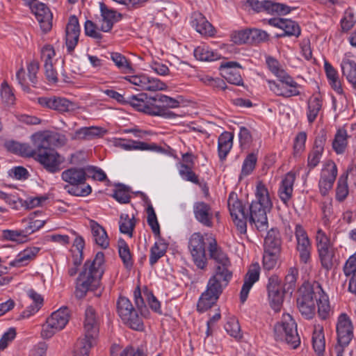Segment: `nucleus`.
Segmentation results:
<instances>
[{
	"instance_id": "nucleus-1",
	"label": "nucleus",
	"mask_w": 356,
	"mask_h": 356,
	"mask_svg": "<svg viewBox=\"0 0 356 356\" xmlns=\"http://www.w3.org/2000/svg\"><path fill=\"white\" fill-rule=\"evenodd\" d=\"M64 136L58 133L46 131L36 134L34 136V156L43 168L51 173H55L60 170L63 158L51 146H60L65 144Z\"/></svg>"
},
{
	"instance_id": "nucleus-2",
	"label": "nucleus",
	"mask_w": 356,
	"mask_h": 356,
	"mask_svg": "<svg viewBox=\"0 0 356 356\" xmlns=\"http://www.w3.org/2000/svg\"><path fill=\"white\" fill-rule=\"evenodd\" d=\"M104 254L102 252L96 254L92 261H86L84 269L80 273L76 282V296L81 298L88 291H95L100 286V280L104 273Z\"/></svg>"
},
{
	"instance_id": "nucleus-3",
	"label": "nucleus",
	"mask_w": 356,
	"mask_h": 356,
	"mask_svg": "<svg viewBox=\"0 0 356 356\" xmlns=\"http://www.w3.org/2000/svg\"><path fill=\"white\" fill-rule=\"evenodd\" d=\"M274 337L276 341H284L293 349L299 346L300 338L297 324L289 314H283L280 321L275 325Z\"/></svg>"
},
{
	"instance_id": "nucleus-4",
	"label": "nucleus",
	"mask_w": 356,
	"mask_h": 356,
	"mask_svg": "<svg viewBox=\"0 0 356 356\" xmlns=\"http://www.w3.org/2000/svg\"><path fill=\"white\" fill-rule=\"evenodd\" d=\"M319 291L321 285L318 283L312 285L304 284L298 290L297 307L302 316L307 319H312L315 315L316 301Z\"/></svg>"
},
{
	"instance_id": "nucleus-5",
	"label": "nucleus",
	"mask_w": 356,
	"mask_h": 356,
	"mask_svg": "<svg viewBox=\"0 0 356 356\" xmlns=\"http://www.w3.org/2000/svg\"><path fill=\"white\" fill-rule=\"evenodd\" d=\"M147 223L150 226L152 232L157 240L150 248L149 264L153 266L163 257L168 250V243L160 236V227L157 220L156 215L152 204L148 205L147 209Z\"/></svg>"
},
{
	"instance_id": "nucleus-6",
	"label": "nucleus",
	"mask_w": 356,
	"mask_h": 356,
	"mask_svg": "<svg viewBox=\"0 0 356 356\" xmlns=\"http://www.w3.org/2000/svg\"><path fill=\"white\" fill-rule=\"evenodd\" d=\"M117 311L124 323L130 328L137 331L143 330V321L128 298L122 296L118 298Z\"/></svg>"
},
{
	"instance_id": "nucleus-7",
	"label": "nucleus",
	"mask_w": 356,
	"mask_h": 356,
	"mask_svg": "<svg viewBox=\"0 0 356 356\" xmlns=\"http://www.w3.org/2000/svg\"><path fill=\"white\" fill-rule=\"evenodd\" d=\"M227 207L230 216L238 231L245 234L247 231L248 213L245 212L244 205L235 192H231L227 200Z\"/></svg>"
},
{
	"instance_id": "nucleus-8",
	"label": "nucleus",
	"mask_w": 356,
	"mask_h": 356,
	"mask_svg": "<svg viewBox=\"0 0 356 356\" xmlns=\"http://www.w3.org/2000/svg\"><path fill=\"white\" fill-rule=\"evenodd\" d=\"M70 312L67 307H63L53 312L42 327V337L49 339L55 333L63 330L68 323Z\"/></svg>"
},
{
	"instance_id": "nucleus-9",
	"label": "nucleus",
	"mask_w": 356,
	"mask_h": 356,
	"mask_svg": "<svg viewBox=\"0 0 356 356\" xmlns=\"http://www.w3.org/2000/svg\"><path fill=\"white\" fill-rule=\"evenodd\" d=\"M188 250L193 261L198 269L204 270L207 266L205 242L200 232L193 233L188 241Z\"/></svg>"
},
{
	"instance_id": "nucleus-10",
	"label": "nucleus",
	"mask_w": 356,
	"mask_h": 356,
	"mask_svg": "<svg viewBox=\"0 0 356 356\" xmlns=\"http://www.w3.org/2000/svg\"><path fill=\"white\" fill-rule=\"evenodd\" d=\"M317 250L322 266L329 270L334 264V248L330 238L322 229H318L316 236Z\"/></svg>"
},
{
	"instance_id": "nucleus-11",
	"label": "nucleus",
	"mask_w": 356,
	"mask_h": 356,
	"mask_svg": "<svg viewBox=\"0 0 356 356\" xmlns=\"http://www.w3.org/2000/svg\"><path fill=\"white\" fill-rule=\"evenodd\" d=\"M337 343L348 346L354 337V325L350 316L345 312L341 313L336 322Z\"/></svg>"
},
{
	"instance_id": "nucleus-12",
	"label": "nucleus",
	"mask_w": 356,
	"mask_h": 356,
	"mask_svg": "<svg viewBox=\"0 0 356 356\" xmlns=\"http://www.w3.org/2000/svg\"><path fill=\"white\" fill-rule=\"evenodd\" d=\"M284 79H278L279 83L275 81L268 80L269 88L275 95L284 97H291L300 95L298 88L300 86L289 74L284 76Z\"/></svg>"
},
{
	"instance_id": "nucleus-13",
	"label": "nucleus",
	"mask_w": 356,
	"mask_h": 356,
	"mask_svg": "<svg viewBox=\"0 0 356 356\" xmlns=\"http://www.w3.org/2000/svg\"><path fill=\"white\" fill-rule=\"evenodd\" d=\"M295 236L300 261L307 264L311 261L312 244L306 230L300 224L296 225Z\"/></svg>"
},
{
	"instance_id": "nucleus-14",
	"label": "nucleus",
	"mask_w": 356,
	"mask_h": 356,
	"mask_svg": "<svg viewBox=\"0 0 356 356\" xmlns=\"http://www.w3.org/2000/svg\"><path fill=\"white\" fill-rule=\"evenodd\" d=\"M268 300L271 308L275 312L281 311L284 302V291L280 280L277 276H271L267 284Z\"/></svg>"
},
{
	"instance_id": "nucleus-15",
	"label": "nucleus",
	"mask_w": 356,
	"mask_h": 356,
	"mask_svg": "<svg viewBox=\"0 0 356 356\" xmlns=\"http://www.w3.org/2000/svg\"><path fill=\"white\" fill-rule=\"evenodd\" d=\"M193 211L196 220L209 228L213 226L214 217H218V212H214L209 204L202 201L195 202Z\"/></svg>"
},
{
	"instance_id": "nucleus-16",
	"label": "nucleus",
	"mask_w": 356,
	"mask_h": 356,
	"mask_svg": "<svg viewBox=\"0 0 356 356\" xmlns=\"http://www.w3.org/2000/svg\"><path fill=\"white\" fill-rule=\"evenodd\" d=\"M43 32L47 33L52 27V13L49 8L37 0H32L29 4Z\"/></svg>"
},
{
	"instance_id": "nucleus-17",
	"label": "nucleus",
	"mask_w": 356,
	"mask_h": 356,
	"mask_svg": "<svg viewBox=\"0 0 356 356\" xmlns=\"http://www.w3.org/2000/svg\"><path fill=\"white\" fill-rule=\"evenodd\" d=\"M337 175V168L336 164L332 161L326 162L321 170V179L318 183L320 192L322 195H326L332 188Z\"/></svg>"
},
{
	"instance_id": "nucleus-18",
	"label": "nucleus",
	"mask_w": 356,
	"mask_h": 356,
	"mask_svg": "<svg viewBox=\"0 0 356 356\" xmlns=\"http://www.w3.org/2000/svg\"><path fill=\"white\" fill-rule=\"evenodd\" d=\"M270 209L264 208L257 202H251L249 207V214L248 219L250 222L254 224L259 231L266 230L268 224L267 212Z\"/></svg>"
},
{
	"instance_id": "nucleus-19",
	"label": "nucleus",
	"mask_w": 356,
	"mask_h": 356,
	"mask_svg": "<svg viewBox=\"0 0 356 356\" xmlns=\"http://www.w3.org/2000/svg\"><path fill=\"white\" fill-rule=\"evenodd\" d=\"M220 71L229 83L236 86L243 85L242 67L239 63L234 61L223 62L220 66Z\"/></svg>"
},
{
	"instance_id": "nucleus-20",
	"label": "nucleus",
	"mask_w": 356,
	"mask_h": 356,
	"mask_svg": "<svg viewBox=\"0 0 356 356\" xmlns=\"http://www.w3.org/2000/svg\"><path fill=\"white\" fill-rule=\"evenodd\" d=\"M232 277L230 267H216L214 274L210 277L207 284L222 293Z\"/></svg>"
},
{
	"instance_id": "nucleus-21",
	"label": "nucleus",
	"mask_w": 356,
	"mask_h": 356,
	"mask_svg": "<svg viewBox=\"0 0 356 356\" xmlns=\"http://www.w3.org/2000/svg\"><path fill=\"white\" fill-rule=\"evenodd\" d=\"M80 31L77 17L75 15L70 16L65 29V44L68 53H72L77 45Z\"/></svg>"
},
{
	"instance_id": "nucleus-22",
	"label": "nucleus",
	"mask_w": 356,
	"mask_h": 356,
	"mask_svg": "<svg viewBox=\"0 0 356 356\" xmlns=\"http://www.w3.org/2000/svg\"><path fill=\"white\" fill-rule=\"evenodd\" d=\"M99 317L95 308L88 306L85 310L83 330L87 337H96L99 332Z\"/></svg>"
},
{
	"instance_id": "nucleus-23",
	"label": "nucleus",
	"mask_w": 356,
	"mask_h": 356,
	"mask_svg": "<svg viewBox=\"0 0 356 356\" xmlns=\"http://www.w3.org/2000/svg\"><path fill=\"white\" fill-rule=\"evenodd\" d=\"M260 269V266L257 262L253 263L250 266L245 276L244 283L240 293L241 302H244L247 300L248 293L252 286L259 280Z\"/></svg>"
},
{
	"instance_id": "nucleus-24",
	"label": "nucleus",
	"mask_w": 356,
	"mask_h": 356,
	"mask_svg": "<svg viewBox=\"0 0 356 356\" xmlns=\"http://www.w3.org/2000/svg\"><path fill=\"white\" fill-rule=\"evenodd\" d=\"M99 6L102 16L99 30L103 32H109L112 29L114 23L121 19L122 15L108 8L104 3H100Z\"/></svg>"
},
{
	"instance_id": "nucleus-25",
	"label": "nucleus",
	"mask_w": 356,
	"mask_h": 356,
	"mask_svg": "<svg viewBox=\"0 0 356 356\" xmlns=\"http://www.w3.org/2000/svg\"><path fill=\"white\" fill-rule=\"evenodd\" d=\"M115 145L124 150H140V151H153L157 152H162L163 149L161 147L158 146L155 143H147L142 141L119 139Z\"/></svg>"
},
{
	"instance_id": "nucleus-26",
	"label": "nucleus",
	"mask_w": 356,
	"mask_h": 356,
	"mask_svg": "<svg viewBox=\"0 0 356 356\" xmlns=\"http://www.w3.org/2000/svg\"><path fill=\"white\" fill-rule=\"evenodd\" d=\"M210 257L216 262V267H231V263L227 254L218 247L216 240L211 236L207 238Z\"/></svg>"
},
{
	"instance_id": "nucleus-27",
	"label": "nucleus",
	"mask_w": 356,
	"mask_h": 356,
	"mask_svg": "<svg viewBox=\"0 0 356 356\" xmlns=\"http://www.w3.org/2000/svg\"><path fill=\"white\" fill-rule=\"evenodd\" d=\"M38 102L42 106L58 111L67 112L74 108V104L65 98L51 97L39 98Z\"/></svg>"
},
{
	"instance_id": "nucleus-28",
	"label": "nucleus",
	"mask_w": 356,
	"mask_h": 356,
	"mask_svg": "<svg viewBox=\"0 0 356 356\" xmlns=\"http://www.w3.org/2000/svg\"><path fill=\"white\" fill-rule=\"evenodd\" d=\"M106 131L100 127H86L77 129L70 134L73 140H90L103 136Z\"/></svg>"
},
{
	"instance_id": "nucleus-29",
	"label": "nucleus",
	"mask_w": 356,
	"mask_h": 356,
	"mask_svg": "<svg viewBox=\"0 0 356 356\" xmlns=\"http://www.w3.org/2000/svg\"><path fill=\"white\" fill-rule=\"evenodd\" d=\"M222 293L212 286L207 285V289L203 292L197 302V310L203 312L210 309L216 304Z\"/></svg>"
},
{
	"instance_id": "nucleus-30",
	"label": "nucleus",
	"mask_w": 356,
	"mask_h": 356,
	"mask_svg": "<svg viewBox=\"0 0 356 356\" xmlns=\"http://www.w3.org/2000/svg\"><path fill=\"white\" fill-rule=\"evenodd\" d=\"M86 178V172L81 168H70L61 173V179L72 186L84 184Z\"/></svg>"
},
{
	"instance_id": "nucleus-31",
	"label": "nucleus",
	"mask_w": 356,
	"mask_h": 356,
	"mask_svg": "<svg viewBox=\"0 0 356 356\" xmlns=\"http://www.w3.org/2000/svg\"><path fill=\"white\" fill-rule=\"evenodd\" d=\"M89 226L94 242L103 249L107 248L109 239L104 228L93 220H90Z\"/></svg>"
},
{
	"instance_id": "nucleus-32",
	"label": "nucleus",
	"mask_w": 356,
	"mask_h": 356,
	"mask_svg": "<svg viewBox=\"0 0 356 356\" xmlns=\"http://www.w3.org/2000/svg\"><path fill=\"white\" fill-rule=\"evenodd\" d=\"M343 273L349 278L348 291L356 295V252L346 261Z\"/></svg>"
},
{
	"instance_id": "nucleus-33",
	"label": "nucleus",
	"mask_w": 356,
	"mask_h": 356,
	"mask_svg": "<svg viewBox=\"0 0 356 356\" xmlns=\"http://www.w3.org/2000/svg\"><path fill=\"white\" fill-rule=\"evenodd\" d=\"M264 250L281 252L282 238L277 228H272L268 232L264 239Z\"/></svg>"
},
{
	"instance_id": "nucleus-34",
	"label": "nucleus",
	"mask_w": 356,
	"mask_h": 356,
	"mask_svg": "<svg viewBox=\"0 0 356 356\" xmlns=\"http://www.w3.org/2000/svg\"><path fill=\"white\" fill-rule=\"evenodd\" d=\"M295 179L293 173L288 172L281 181L278 194L284 204H286L292 197Z\"/></svg>"
},
{
	"instance_id": "nucleus-35",
	"label": "nucleus",
	"mask_w": 356,
	"mask_h": 356,
	"mask_svg": "<svg viewBox=\"0 0 356 356\" xmlns=\"http://www.w3.org/2000/svg\"><path fill=\"white\" fill-rule=\"evenodd\" d=\"M252 202H257L266 209H271L273 202L266 185L262 181H258L255 189V200Z\"/></svg>"
},
{
	"instance_id": "nucleus-36",
	"label": "nucleus",
	"mask_w": 356,
	"mask_h": 356,
	"mask_svg": "<svg viewBox=\"0 0 356 356\" xmlns=\"http://www.w3.org/2000/svg\"><path fill=\"white\" fill-rule=\"evenodd\" d=\"M191 24L201 35H213V28L211 23L201 13H194L192 16Z\"/></svg>"
},
{
	"instance_id": "nucleus-37",
	"label": "nucleus",
	"mask_w": 356,
	"mask_h": 356,
	"mask_svg": "<svg viewBox=\"0 0 356 356\" xmlns=\"http://www.w3.org/2000/svg\"><path fill=\"white\" fill-rule=\"evenodd\" d=\"M234 135L228 131H224L218 137V152L220 160H224L233 146Z\"/></svg>"
},
{
	"instance_id": "nucleus-38",
	"label": "nucleus",
	"mask_w": 356,
	"mask_h": 356,
	"mask_svg": "<svg viewBox=\"0 0 356 356\" xmlns=\"http://www.w3.org/2000/svg\"><path fill=\"white\" fill-rule=\"evenodd\" d=\"M316 302L318 306V314L321 319H327L332 314V310L330 305L329 298L321 286V291L318 293Z\"/></svg>"
},
{
	"instance_id": "nucleus-39",
	"label": "nucleus",
	"mask_w": 356,
	"mask_h": 356,
	"mask_svg": "<svg viewBox=\"0 0 356 356\" xmlns=\"http://www.w3.org/2000/svg\"><path fill=\"white\" fill-rule=\"evenodd\" d=\"M39 251L40 248L37 247L26 248L17 254L10 264L15 267L24 266L36 257Z\"/></svg>"
},
{
	"instance_id": "nucleus-40",
	"label": "nucleus",
	"mask_w": 356,
	"mask_h": 356,
	"mask_svg": "<svg viewBox=\"0 0 356 356\" xmlns=\"http://www.w3.org/2000/svg\"><path fill=\"white\" fill-rule=\"evenodd\" d=\"M322 108V100L318 95H312L307 102V118L309 123H313Z\"/></svg>"
},
{
	"instance_id": "nucleus-41",
	"label": "nucleus",
	"mask_w": 356,
	"mask_h": 356,
	"mask_svg": "<svg viewBox=\"0 0 356 356\" xmlns=\"http://www.w3.org/2000/svg\"><path fill=\"white\" fill-rule=\"evenodd\" d=\"M343 75L356 88V63L348 58H343L341 63Z\"/></svg>"
},
{
	"instance_id": "nucleus-42",
	"label": "nucleus",
	"mask_w": 356,
	"mask_h": 356,
	"mask_svg": "<svg viewBox=\"0 0 356 356\" xmlns=\"http://www.w3.org/2000/svg\"><path fill=\"white\" fill-rule=\"evenodd\" d=\"M312 345L314 351L318 355H323L325 348V341L323 328L321 325L314 327L312 334Z\"/></svg>"
},
{
	"instance_id": "nucleus-43",
	"label": "nucleus",
	"mask_w": 356,
	"mask_h": 356,
	"mask_svg": "<svg viewBox=\"0 0 356 356\" xmlns=\"http://www.w3.org/2000/svg\"><path fill=\"white\" fill-rule=\"evenodd\" d=\"M349 136L345 129L337 130L332 141V147L338 154L345 152L348 146Z\"/></svg>"
},
{
	"instance_id": "nucleus-44",
	"label": "nucleus",
	"mask_w": 356,
	"mask_h": 356,
	"mask_svg": "<svg viewBox=\"0 0 356 356\" xmlns=\"http://www.w3.org/2000/svg\"><path fill=\"white\" fill-rule=\"evenodd\" d=\"M324 69L326 73L327 78L332 88L337 92L342 93L343 89L341 88V82L339 79V76L337 70L327 60H325L324 62Z\"/></svg>"
},
{
	"instance_id": "nucleus-45",
	"label": "nucleus",
	"mask_w": 356,
	"mask_h": 356,
	"mask_svg": "<svg viewBox=\"0 0 356 356\" xmlns=\"http://www.w3.org/2000/svg\"><path fill=\"white\" fill-rule=\"evenodd\" d=\"M148 97L145 93L139 94L138 95L129 96L125 102L130 104L136 111L147 113L148 108Z\"/></svg>"
},
{
	"instance_id": "nucleus-46",
	"label": "nucleus",
	"mask_w": 356,
	"mask_h": 356,
	"mask_svg": "<svg viewBox=\"0 0 356 356\" xmlns=\"http://www.w3.org/2000/svg\"><path fill=\"white\" fill-rule=\"evenodd\" d=\"M111 59L113 61L115 66L123 73H132L134 69L130 60L118 52H112Z\"/></svg>"
},
{
	"instance_id": "nucleus-47",
	"label": "nucleus",
	"mask_w": 356,
	"mask_h": 356,
	"mask_svg": "<svg viewBox=\"0 0 356 356\" xmlns=\"http://www.w3.org/2000/svg\"><path fill=\"white\" fill-rule=\"evenodd\" d=\"M22 222L24 224L25 233L28 236L42 227L45 221L44 220L38 219L37 214L35 213L30 215L29 217L24 218Z\"/></svg>"
},
{
	"instance_id": "nucleus-48",
	"label": "nucleus",
	"mask_w": 356,
	"mask_h": 356,
	"mask_svg": "<svg viewBox=\"0 0 356 356\" xmlns=\"http://www.w3.org/2000/svg\"><path fill=\"white\" fill-rule=\"evenodd\" d=\"M263 8L264 11L270 15H286L291 12L288 6L271 1H264Z\"/></svg>"
},
{
	"instance_id": "nucleus-49",
	"label": "nucleus",
	"mask_w": 356,
	"mask_h": 356,
	"mask_svg": "<svg viewBox=\"0 0 356 356\" xmlns=\"http://www.w3.org/2000/svg\"><path fill=\"white\" fill-rule=\"evenodd\" d=\"M95 338L87 337L84 333V337L79 339L75 344L74 356H88Z\"/></svg>"
},
{
	"instance_id": "nucleus-50",
	"label": "nucleus",
	"mask_w": 356,
	"mask_h": 356,
	"mask_svg": "<svg viewBox=\"0 0 356 356\" xmlns=\"http://www.w3.org/2000/svg\"><path fill=\"white\" fill-rule=\"evenodd\" d=\"M195 57L202 61H213L218 59L219 55L217 52L211 50L208 46L201 45L194 50Z\"/></svg>"
},
{
	"instance_id": "nucleus-51",
	"label": "nucleus",
	"mask_w": 356,
	"mask_h": 356,
	"mask_svg": "<svg viewBox=\"0 0 356 356\" xmlns=\"http://www.w3.org/2000/svg\"><path fill=\"white\" fill-rule=\"evenodd\" d=\"M135 226L136 219L133 215L131 217L127 213H122L120 215L119 227L121 233L132 236Z\"/></svg>"
},
{
	"instance_id": "nucleus-52",
	"label": "nucleus",
	"mask_w": 356,
	"mask_h": 356,
	"mask_svg": "<svg viewBox=\"0 0 356 356\" xmlns=\"http://www.w3.org/2000/svg\"><path fill=\"white\" fill-rule=\"evenodd\" d=\"M282 29L284 31L283 34L279 35V37L283 36H295L299 37L301 33L300 26L295 21L284 19Z\"/></svg>"
},
{
	"instance_id": "nucleus-53",
	"label": "nucleus",
	"mask_w": 356,
	"mask_h": 356,
	"mask_svg": "<svg viewBox=\"0 0 356 356\" xmlns=\"http://www.w3.org/2000/svg\"><path fill=\"white\" fill-rule=\"evenodd\" d=\"M118 252L125 267L131 268L134 264L132 256L128 245L123 240L118 242Z\"/></svg>"
},
{
	"instance_id": "nucleus-54",
	"label": "nucleus",
	"mask_w": 356,
	"mask_h": 356,
	"mask_svg": "<svg viewBox=\"0 0 356 356\" xmlns=\"http://www.w3.org/2000/svg\"><path fill=\"white\" fill-rule=\"evenodd\" d=\"M149 99L161 104L165 109V112H167L168 108H175L179 106V102L178 100L165 95H156L154 97H149Z\"/></svg>"
},
{
	"instance_id": "nucleus-55",
	"label": "nucleus",
	"mask_w": 356,
	"mask_h": 356,
	"mask_svg": "<svg viewBox=\"0 0 356 356\" xmlns=\"http://www.w3.org/2000/svg\"><path fill=\"white\" fill-rule=\"evenodd\" d=\"M257 162V156L254 153H250L245 158L240 177H246L250 175L255 168Z\"/></svg>"
},
{
	"instance_id": "nucleus-56",
	"label": "nucleus",
	"mask_w": 356,
	"mask_h": 356,
	"mask_svg": "<svg viewBox=\"0 0 356 356\" xmlns=\"http://www.w3.org/2000/svg\"><path fill=\"white\" fill-rule=\"evenodd\" d=\"M348 174L341 176L337 182L336 188V200L343 202L348 196L349 191L347 184Z\"/></svg>"
},
{
	"instance_id": "nucleus-57",
	"label": "nucleus",
	"mask_w": 356,
	"mask_h": 356,
	"mask_svg": "<svg viewBox=\"0 0 356 356\" xmlns=\"http://www.w3.org/2000/svg\"><path fill=\"white\" fill-rule=\"evenodd\" d=\"M280 252L264 250L263 256L264 268L268 270L273 269L277 263Z\"/></svg>"
},
{
	"instance_id": "nucleus-58",
	"label": "nucleus",
	"mask_w": 356,
	"mask_h": 356,
	"mask_svg": "<svg viewBox=\"0 0 356 356\" xmlns=\"http://www.w3.org/2000/svg\"><path fill=\"white\" fill-rule=\"evenodd\" d=\"M3 237L10 241L23 243L26 241L28 235L25 233L24 229L19 230H4L3 232Z\"/></svg>"
},
{
	"instance_id": "nucleus-59",
	"label": "nucleus",
	"mask_w": 356,
	"mask_h": 356,
	"mask_svg": "<svg viewBox=\"0 0 356 356\" xmlns=\"http://www.w3.org/2000/svg\"><path fill=\"white\" fill-rule=\"evenodd\" d=\"M226 332L232 337L240 339L241 337V327L235 317H231L225 325Z\"/></svg>"
},
{
	"instance_id": "nucleus-60",
	"label": "nucleus",
	"mask_w": 356,
	"mask_h": 356,
	"mask_svg": "<svg viewBox=\"0 0 356 356\" xmlns=\"http://www.w3.org/2000/svg\"><path fill=\"white\" fill-rule=\"evenodd\" d=\"M250 42L261 43L269 40V34L261 29H249Z\"/></svg>"
},
{
	"instance_id": "nucleus-61",
	"label": "nucleus",
	"mask_w": 356,
	"mask_h": 356,
	"mask_svg": "<svg viewBox=\"0 0 356 356\" xmlns=\"http://www.w3.org/2000/svg\"><path fill=\"white\" fill-rule=\"evenodd\" d=\"M266 64L271 72L275 74L277 79H284V76L288 74L280 67L279 62L273 57L266 58Z\"/></svg>"
},
{
	"instance_id": "nucleus-62",
	"label": "nucleus",
	"mask_w": 356,
	"mask_h": 356,
	"mask_svg": "<svg viewBox=\"0 0 356 356\" xmlns=\"http://www.w3.org/2000/svg\"><path fill=\"white\" fill-rule=\"evenodd\" d=\"M1 98L2 102L8 106L13 105L15 102L13 90L6 81L1 84Z\"/></svg>"
},
{
	"instance_id": "nucleus-63",
	"label": "nucleus",
	"mask_w": 356,
	"mask_h": 356,
	"mask_svg": "<svg viewBox=\"0 0 356 356\" xmlns=\"http://www.w3.org/2000/svg\"><path fill=\"white\" fill-rule=\"evenodd\" d=\"M167 88L165 83L156 78L150 77L147 75L144 90L158 91L164 90Z\"/></svg>"
},
{
	"instance_id": "nucleus-64",
	"label": "nucleus",
	"mask_w": 356,
	"mask_h": 356,
	"mask_svg": "<svg viewBox=\"0 0 356 356\" xmlns=\"http://www.w3.org/2000/svg\"><path fill=\"white\" fill-rule=\"evenodd\" d=\"M181 177L188 181L194 184H198L199 179L195 173L192 170L191 166L188 164H181L179 169Z\"/></svg>"
}]
</instances>
